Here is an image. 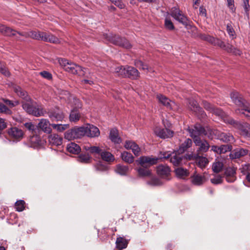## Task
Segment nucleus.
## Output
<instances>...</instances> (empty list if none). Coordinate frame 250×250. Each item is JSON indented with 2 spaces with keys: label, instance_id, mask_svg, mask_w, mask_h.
<instances>
[{
  "label": "nucleus",
  "instance_id": "a211bd4d",
  "mask_svg": "<svg viewBox=\"0 0 250 250\" xmlns=\"http://www.w3.org/2000/svg\"><path fill=\"white\" fill-rule=\"evenodd\" d=\"M157 173L161 178L168 179L170 169L167 166L161 165L157 167Z\"/></svg>",
  "mask_w": 250,
  "mask_h": 250
},
{
  "label": "nucleus",
  "instance_id": "f3484780",
  "mask_svg": "<svg viewBox=\"0 0 250 250\" xmlns=\"http://www.w3.org/2000/svg\"><path fill=\"white\" fill-rule=\"evenodd\" d=\"M8 133L11 138L17 141L21 140L23 136V131L16 127L10 128L8 130Z\"/></svg>",
  "mask_w": 250,
  "mask_h": 250
},
{
  "label": "nucleus",
  "instance_id": "69168bd1",
  "mask_svg": "<svg viewBox=\"0 0 250 250\" xmlns=\"http://www.w3.org/2000/svg\"><path fill=\"white\" fill-rule=\"evenodd\" d=\"M40 74L43 78L47 80H51L52 79V77L51 74L47 71H43L41 72Z\"/></svg>",
  "mask_w": 250,
  "mask_h": 250
},
{
  "label": "nucleus",
  "instance_id": "f03ea898",
  "mask_svg": "<svg viewBox=\"0 0 250 250\" xmlns=\"http://www.w3.org/2000/svg\"><path fill=\"white\" fill-rule=\"evenodd\" d=\"M200 38L205 41L214 45L219 46L223 50L229 53H232L235 55H241L242 52L238 49L235 48L231 44L228 43L226 44L224 42L218 39H215L208 35L200 34Z\"/></svg>",
  "mask_w": 250,
  "mask_h": 250
},
{
  "label": "nucleus",
  "instance_id": "58836bf2",
  "mask_svg": "<svg viewBox=\"0 0 250 250\" xmlns=\"http://www.w3.org/2000/svg\"><path fill=\"white\" fill-rule=\"evenodd\" d=\"M227 32L229 34V37L231 39H235L236 37V34L235 31L232 25L231 22H229L227 24Z\"/></svg>",
  "mask_w": 250,
  "mask_h": 250
},
{
  "label": "nucleus",
  "instance_id": "774afa93",
  "mask_svg": "<svg viewBox=\"0 0 250 250\" xmlns=\"http://www.w3.org/2000/svg\"><path fill=\"white\" fill-rule=\"evenodd\" d=\"M244 8L246 14L248 16L249 15L250 5L249 4V0H244Z\"/></svg>",
  "mask_w": 250,
  "mask_h": 250
},
{
  "label": "nucleus",
  "instance_id": "de8ad7c7",
  "mask_svg": "<svg viewBox=\"0 0 250 250\" xmlns=\"http://www.w3.org/2000/svg\"><path fill=\"white\" fill-rule=\"evenodd\" d=\"M128 171V168L127 166L119 165L117 166L116 172L121 175H125Z\"/></svg>",
  "mask_w": 250,
  "mask_h": 250
},
{
  "label": "nucleus",
  "instance_id": "864d4df0",
  "mask_svg": "<svg viewBox=\"0 0 250 250\" xmlns=\"http://www.w3.org/2000/svg\"><path fill=\"white\" fill-rule=\"evenodd\" d=\"M147 184L151 186H157L162 185V182L159 179L154 177L147 182Z\"/></svg>",
  "mask_w": 250,
  "mask_h": 250
},
{
  "label": "nucleus",
  "instance_id": "2eb2a0df",
  "mask_svg": "<svg viewBox=\"0 0 250 250\" xmlns=\"http://www.w3.org/2000/svg\"><path fill=\"white\" fill-rule=\"evenodd\" d=\"M187 158L190 160L195 161L196 165L201 168L205 167L208 163V160L206 157L200 156L197 154L189 155Z\"/></svg>",
  "mask_w": 250,
  "mask_h": 250
},
{
  "label": "nucleus",
  "instance_id": "c85d7f7f",
  "mask_svg": "<svg viewBox=\"0 0 250 250\" xmlns=\"http://www.w3.org/2000/svg\"><path fill=\"white\" fill-rule=\"evenodd\" d=\"M188 108L193 111L195 112L202 114L204 111L199 106L197 102L193 99H190L188 100Z\"/></svg>",
  "mask_w": 250,
  "mask_h": 250
},
{
  "label": "nucleus",
  "instance_id": "72a5a7b5",
  "mask_svg": "<svg viewBox=\"0 0 250 250\" xmlns=\"http://www.w3.org/2000/svg\"><path fill=\"white\" fill-rule=\"evenodd\" d=\"M109 138L115 143L119 144L121 141L120 138L118 136V130L116 128L111 129Z\"/></svg>",
  "mask_w": 250,
  "mask_h": 250
},
{
  "label": "nucleus",
  "instance_id": "412c9836",
  "mask_svg": "<svg viewBox=\"0 0 250 250\" xmlns=\"http://www.w3.org/2000/svg\"><path fill=\"white\" fill-rule=\"evenodd\" d=\"M125 147L127 149H131L135 155L137 156L140 155V148L135 142L131 141H126Z\"/></svg>",
  "mask_w": 250,
  "mask_h": 250
},
{
  "label": "nucleus",
  "instance_id": "f704fd0d",
  "mask_svg": "<svg viewBox=\"0 0 250 250\" xmlns=\"http://www.w3.org/2000/svg\"><path fill=\"white\" fill-rule=\"evenodd\" d=\"M31 147L36 148L41 145L40 137L37 135H33L29 138Z\"/></svg>",
  "mask_w": 250,
  "mask_h": 250
},
{
  "label": "nucleus",
  "instance_id": "09e8293b",
  "mask_svg": "<svg viewBox=\"0 0 250 250\" xmlns=\"http://www.w3.org/2000/svg\"><path fill=\"white\" fill-rule=\"evenodd\" d=\"M223 167V163L218 161L213 164L212 168L214 172L218 173L222 170Z\"/></svg>",
  "mask_w": 250,
  "mask_h": 250
},
{
  "label": "nucleus",
  "instance_id": "dca6fc26",
  "mask_svg": "<svg viewBox=\"0 0 250 250\" xmlns=\"http://www.w3.org/2000/svg\"><path fill=\"white\" fill-rule=\"evenodd\" d=\"M48 116L53 122L62 121L64 118L62 112L57 108L49 111L48 112Z\"/></svg>",
  "mask_w": 250,
  "mask_h": 250
},
{
  "label": "nucleus",
  "instance_id": "f257e3e1",
  "mask_svg": "<svg viewBox=\"0 0 250 250\" xmlns=\"http://www.w3.org/2000/svg\"><path fill=\"white\" fill-rule=\"evenodd\" d=\"M14 91L20 97L24 100L22 102L23 109L28 114L36 117L43 116L46 112L42 106L36 103L33 102L27 92L19 86L15 85L13 87Z\"/></svg>",
  "mask_w": 250,
  "mask_h": 250
},
{
  "label": "nucleus",
  "instance_id": "338daca9",
  "mask_svg": "<svg viewBox=\"0 0 250 250\" xmlns=\"http://www.w3.org/2000/svg\"><path fill=\"white\" fill-rule=\"evenodd\" d=\"M0 72L6 76H9L10 73L5 67L0 62Z\"/></svg>",
  "mask_w": 250,
  "mask_h": 250
},
{
  "label": "nucleus",
  "instance_id": "c03bdc74",
  "mask_svg": "<svg viewBox=\"0 0 250 250\" xmlns=\"http://www.w3.org/2000/svg\"><path fill=\"white\" fill-rule=\"evenodd\" d=\"M134 64L137 67H138L140 69H142L143 70H146L147 72L151 71V68H149L146 64L144 63V62H142L141 61H140V60L135 61V62H134Z\"/></svg>",
  "mask_w": 250,
  "mask_h": 250
},
{
  "label": "nucleus",
  "instance_id": "ddd939ff",
  "mask_svg": "<svg viewBox=\"0 0 250 250\" xmlns=\"http://www.w3.org/2000/svg\"><path fill=\"white\" fill-rule=\"evenodd\" d=\"M229 123L233 124L234 127L238 129L242 135L250 137V125L249 124L244 123L242 124L235 122L232 119L230 120Z\"/></svg>",
  "mask_w": 250,
  "mask_h": 250
},
{
  "label": "nucleus",
  "instance_id": "e433bc0d",
  "mask_svg": "<svg viewBox=\"0 0 250 250\" xmlns=\"http://www.w3.org/2000/svg\"><path fill=\"white\" fill-rule=\"evenodd\" d=\"M101 157L104 161L110 162L114 160V156L109 152L102 151L100 154Z\"/></svg>",
  "mask_w": 250,
  "mask_h": 250
},
{
  "label": "nucleus",
  "instance_id": "c756f323",
  "mask_svg": "<svg viewBox=\"0 0 250 250\" xmlns=\"http://www.w3.org/2000/svg\"><path fill=\"white\" fill-rule=\"evenodd\" d=\"M206 181L205 176L199 174H194L192 177V183L196 186H200Z\"/></svg>",
  "mask_w": 250,
  "mask_h": 250
},
{
  "label": "nucleus",
  "instance_id": "4d7b16f0",
  "mask_svg": "<svg viewBox=\"0 0 250 250\" xmlns=\"http://www.w3.org/2000/svg\"><path fill=\"white\" fill-rule=\"evenodd\" d=\"M165 26L166 28L171 30L174 29V26L170 20L166 18L165 21Z\"/></svg>",
  "mask_w": 250,
  "mask_h": 250
},
{
  "label": "nucleus",
  "instance_id": "aec40b11",
  "mask_svg": "<svg viewBox=\"0 0 250 250\" xmlns=\"http://www.w3.org/2000/svg\"><path fill=\"white\" fill-rule=\"evenodd\" d=\"M157 99L160 103L166 106L167 108L172 109L175 105L174 102L171 101L162 94H158L157 95Z\"/></svg>",
  "mask_w": 250,
  "mask_h": 250
},
{
  "label": "nucleus",
  "instance_id": "a19ab883",
  "mask_svg": "<svg viewBox=\"0 0 250 250\" xmlns=\"http://www.w3.org/2000/svg\"><path fill=\"white\" fill-rule=\"evenodd\" d=\"M84 148L86 150L89 151L92 154H99L100 155L103 151L102 149L97 146H84Z\"/></svg>",
  "mask_w": 250,
  "mask_h": 250
},
{
  "label": "nucleus",
  "instance_id": "b1692460",
  "mask_svg": "<svg viewBox=\"0 0 250 250\" xmlns=\"http://www.w3.org/2000/svg\"><path fill=\"white\" fill-rule=\"evenodd\" d=\"M64 138L68 140L80 138L79 131L77 127L67 130L64 134Z\"/></svg>",
  "mask_w": 250,
  "mask_h": 250
},
{
  "label": "nucleus",
  "instance_id": "0e129e2a",
  "mask_svg": "<svg viewBox=\"0 0 250 250\" xmlns=\"http://www.w3.org/2000/svg\"><path fill=\"white\" fill-rule=\"evenodd\" d=\"M203 105H204V108L206 110L210 111V112H212V110H213V108L214 107L213 105H212L211 104H210L209 103H208L206 101H204Z\"/></svg>",
  "mask_w": 250,
  "mask_h": 250
},
{
  "label": "nucleus",
  "instance_id": "680f3d73",
  "mask_svg": "<svg viewBox=\"0 0 250 250\" xmlns=\"http://www.w3.org/2000/svg\"><path fill=\"white\" fill-rule=\"evenodd\" d=\"M110 1L114 3L115 5L119 7L120 9L124 8L125 7L124 4L123 3L122 0H110Z\"/></svg>",
  "mask_w": 250,
  "mask_h": 250
},
{
  "label": "nucleus",
  "instance_id": "9b49d317",
  "mask_svg": "<svg viewBox=\"0 0 250 250\" xmlns=\"http://www.w3.org/2000/svg\"><path fill=\"white\" fill-rule=\"evenodd\" d=\"M163 122L166 128H161L159 127H156L154 129L155 134L158 137L162 139L172 137L173 136V132L167 128L170 126L169 125V124H166L164 120H163Z\"/></svg>",
  "mask_w": 250,
  "mask_h": 250
},
{
  "label": "nucleus",
  "instance_id": "a18cd8bd",
  "mask_svg": "<svg viewBox=\"0 0 250 250\" xmlns=\"http://www.w3.org/2000/svg\"><path fill=\"white\" fill-rule=\"evenodd\" d=\"M52 127L56 129L58 131L62 132L66 129L68 128L69 125L68 124H52Z\"/></svg>",
  "mask_w": 250,
  "mask_h": 250
},
{
  "label": "nucleus",
  "instance_id": "e2e57ef3",
  "mask_svg": "<svg viewBox=\"0 0 250 250\" xmlns=\"http://www.w3.org/2000/svg\"><path fill=\"white\" fill-rule=\"evenodd\" d=\"M95 168L98 171H104L107 169L106 166L102 164L101 162L97 164L95 166Z\"/></svg>",
  "mask_w": 250,
  "mask_h": 250
},
{
  "label": "nucleus",
  "instance_id": "5fc2aeb1",
  "mask_svg": "<svg viewBox=\"0 0 250 250\" xmlns=\"http://www.w3.org/2000/svg\"><path fill=\"white\" fill-rule=\"evenodd\" d=\"M78 129V130L79 131V135L81 137V138L83 136H84V135L87 136V125L84 126H81L79 127H77Z\"/></svg>",
  "mask_w": 250,
  "mask_h": 250
},
{
  "label": "nucleus",
  "instance_id": "1a4fd4ad",
  "mask_svg": "<svg viewBox=\"0 0 250 250\" xmlns=\"http://www.w3.org/2000/svg\"><path fill=\"white\" fill-rule=\"evenodd\" d=\"M188 130L190 137L193 138V141L197 138H201L200 136L202 135H208V132L206 129L200 124H196L193 127H188Z\"/></svg>",
  "mask_w": 250,
  "mask_h": 250
},
{
  "label": "nucleus",
  "instance_id": "4468645a",
  "mask_svg": "<svg viewBox=\"0 0 250 250\" xmlns=\"http://www.w3.org/2000/svg\"><path fill=\"white\" fill-rule=\"evenodd\" d=\"M193 142L197 147V151L200 153L206 152L210 147L208 142L201 138H196Z\"/></svg>",
  "mask_w": 250,
  "mask_h": 250
},
{
  "label": "nucleus",
  "instance_id": "c9c22d12",
  "mask_svg": "<svg viewBox=\"0 0 250 250\" xmlns=\"http://www.w3.org/2000/svg\"><path fill=\"white\" fill-rule=\"evenodd\" d=\"M176 175L179 178L184 179L187 177L189 173L187 169L182 167H178L175 169Z\"/></svg>",
  "mask_w": 250,
  "mask_h": 250
},
{
  "label": "nucleus",
  "instance_id": "473e14b6",
  "mask_svg": "<svg viewBox=\"0 0 250 250\" xmlns=\"http://www.w3.org/2000/svg\"><path fill=\"white\" fill-rule=\"evenodd\" d=\"M67 149L68 152L73 154H78L81 151L80 146L74 143L69 144L67 146Z\"/></svg>",
  "mask_w": 250,
  "mask_h": 250
},
{
  "label": "nucleus",
  "instance_id": "5701e85b",
  "mask_svg": "<svg viewBox=\"0 0 250 250\" xmlns=\"http://www.w3.org/2000/svg\"><path fill=\"white\" fill-rule=\"evenodd\" d=\"M248 152L249 150L246 149H237L230 153L229 157L231 159H238L246 155Z\"/></svg>",
  "mask_w": 250,
  "mask_h": 250
},
{
  "label": "nucleus",
  "instance_id": "6e6d98bb",
  "mask_svg": "<svg viewBox=\"0 0 250 250\" xmlns=\"http://www.w3.org/2000/svg\"><path fill=\"white\" fill-rule=\"evenodd\" d=\"M2 100L5 104L11 107H14L19 104V102L18 101H12L5 99H2Z\"/></svg>",
  "mask_w": 250,
  "mask_h": 250
},
{
  "label": "nucleus",
  "instance_id": "423d86ee",
  "mask_svg": "<svg viewBox=\"0 0 250 250\" xmlns=\"http://www.w3.org/2000/svg\"><path fill=\"white\" fill-rule=\"evenodd\" d=\"M158 158H151L147 156L141 157L138 160V163L142 166L137 169L138 174L142 177H148L151 176V171L146 167L157 162Z\"/></svg>",
  "mask_w": 250,
  "mask_h": 250
},
{
  "label": "nucleus",
  "instance_id": "49530a36",
  "mask_svg": "<svg viewBox=\"0 0 250 250\" xmlns=\"http://www.w3.org/2000/svg\"><path fill=\"white\" fill-rule=\"evenodd\" d=\"M126 66H120L117 67L115 69V73L119 76L125 77V76Z\"/></svg>",
  "mask_w": 250,
  "mask_h": 250
},
{
  "label": "nucleus",
  "instance_id": "3c124183",
  "mask_svg": "<svg viewBox=\"0 0 250 250\" xmlns=\"http://www.w3.org/2000/svg\"><path fill=\"white\" fill-rule=\"evenodd\" d=\"M90 160V157L88 154H81L78 158V161L83 163H88Z\"/></svg>",
  "mask_w": 250,
  "mask_h": 250
},
{
  "label": "nucleus",
  "instance_id": "7c9ffc66",
  "mask_svg": "<svg viewBox=\"0 0 250 250\" xmlns=\"http://www.w3.org/2000/svg\"><path fill=\"white\" fill-rule=\"evenodd\" d=\"M81 118V114L78 109L73 108L69 115V120L71 122H77Z\"/></svg>",
  "mask_w": 250,
  "mask_h": 250
},
{
  "label": "nucleus",
  "instance_id": "13d9d810",
  "mask_svg": "<svg viewBox=\"0 0 250 250\" xmlns=\"http://www.w3.org/2000/svg\"><path fill=\"white\" fill-rule=\"evenodd\" d=\"M210 181L214 184H221L222 182V177L220 175H217L213 178L211 179Z\"/></svg>",
  "mask_w": 250,
  "mask_h": 250
},
{
  "label": "nucleus",
  "instance_id": "2f4dec72",
  "mask_svg": "<svg viewBox=\"0 0 250 250\" xmlns=\"http://www.w3.org/2000/svg\"><path fill=\"white\" fill-rule=\"evenodd\" d=\"M128 244L127 241L123 237H118L116 241V248L119 250H122L126 248Z\"/></svg>",
  "mask_w": 250,
  "mask_h": 250
},
{
  "label": "nucleus",
  "instance_id": "0eeeda50",
  "mask_svg": "<svg viewBox=\"0 0 250 250\" xmlns=\"http://www.w3.org/2000/svg\"><path fill=\"white\" fill-rule=\"evenodd\" d=\"M105 39H107L111 43L126 49L131 48V45L129 42L125 38H121L119 36L113 35L111 34L108 35L104 34Z\"/></svg>",
  "mask_w": 250,
  "mask_h": 250
},
{
  "label": "nucleus",
  "instance_id": "052dcab7",
  "mask_svg": "<svg viewBox=\"0 0 250 250\" xmlns=\"http://www.w3.org/2000/svg\"><path fill=\"white\" fill-rule=\"evenodd\" d=\"M231 149V146L228 145H222L219 146V154L225 153Z\"/></svg>",
  "mask_w": 250,
  "mask_h": 250
},
{
  "label": "nucleus",
  "instance_id": "4be33fe9",
  "mask_svg": "<svg viewBox=\"0 0 250 250\" xmlns=\"http://www.w3.org/2000/svg\"><path fill=\"white\" fill-rule=\"evenodd\" d=\"M132 79H136L139 77V72L137 69L130 66H126L125 76Z\"/></svg>",
  "mask_w": 250,
  "mask_h": 250
},
{
  "label": "nucleus",
  "instance_id": "bf43d9fd",
  "mask_svg": "<svg viewBox=\"0 0 250 250\" xmlns=\"http://www.w3.org/2000/svg\"><path fill=\"white\" fill-rule=\"evenodd\" d=\"M211 113H213L221 118L224 117L225 116V113L221 109L218 108L214 107L213 110H212Z\"/></svg>",
  "mask_w": 250,
  "mask_h": 250
},
{
  "label": "nucleus",
  "instance_id": "20e7f679",
  "mask_svg": "<svg viewBox=\"0 0 250 250\" xmlns=\"http://www.w3.org/2000/svg\"><path fill=\"white\" fill-rule=\"evenodd\" d=\"M170 12L171 17L184 25L187 30H191L194 32L197 31V28L190 24V21L178 7H172Z\"/></svg>",
  "mask_w": 250,
  "mask_h": 250
},
{
  "label": "nucleus",
  "instance_id": "a878e982",
  "mask_svg": "<svg viewBox=\"0 0 250 250\" xmlns=\"http://www.w3.org/2000/svg\"><path fill=\"white\" fill-rule=\"evenodd\" d=\"M218 139L221 141L226 143H232L234 142V139L233 136L230 133H226L224 132L216 133Z\"/></svg>",
  "mask_w": 250,
  "mask_h": 250
},
{
  "label": "nucleus",
  "instance_id": "39448f33",
  "mask_svg": "<svg viewBox=\"0 0 250 250\" xmlns=\"http://www.w3.org/2000/svg\"><path fill=\"white\" fill-rule=\"evenodd\" d=\"M59 62L63 69L69 73L77 74L80 76H84L86 74L87 71L86 68H83L66 59H59Z\"/></svg>",
  "mask_w": 250,
  "mask_h": 250
},
{
  "label": "nucleus",
  "instance_id": "cd10ccee",
  "mask_svg": "<svg viewBox=\"0 0 250 250\" xmlns=\"http://www.w3.org/2000/svg\"><path fill=\"white\" fill-rule=\"evenodd\" d=\"M44 36H42V41L49 42L53 43H59L61 42L60 40L52 34H48L44 32Z\"/></svg>",
  "mask_w": 250,
  "mask_h": 250
},
{
  "label": "nucleus",
  "instance_id": "f8f14e48",
  "mask_svg": "<svg viewBox=\"0 0 250 250\" xmlns=\"http://www.w3.org/2000/svg\"><path fill=\"white\" fill-rule=\"evenodd\" d=\"M0 32L2 34L8 36H14L16 35V33H18L19 35L25 38L30 37L29 31L23 32H17L16 30L2 24H0Z\"/></svg>",
  "mask_w": 250,
  "mask_h": 250
},
{
  "label": "nucleus",
  "instance_id": "603ef678",
  "mask_svg": "<svg viewBox=\"0 0 250 250\" xmlns=\"http://www.w3.org/2000/svg\"><path fill=\"white\" fill-rule=\"evenodd\" d=\"M0 113L10 115L12 114V111L6 105L0 102Z\"/></svg>",
  "mask_w": 250,
  "mask_h": 250
},
{
  "label": "nucleus",
  "instance_id": "6ab92c4d",
  "mask_svg": "<svg viewBox=\"0 0 250 250\" xmlns=\"http://www.w3.org/2000/svg\"><path fill=\"white\" fill-rule=\"evenodd\" d=\"M52 124L47 119H42L40 120L38 125V127L44 132L50 134L52 131Z\"/></svg>",
  "mask_w": 250,
  "mask_h": 250
},
{
  "label": "nucleus",
  "instance_id": "9d476101",
  "mask_svg": "<svg viewBox=\"0 0 250 250\" xmlns=\"http://www.w3.org/2000/svg\"><path fill=\"white\" fill-rule=\"evenodd\" d=\"M62 95L60 96V98L65 101H67L70 104V106L72 107L73 108H75L76 109H78L82 107V104L80 100L71 95L68 91H63Z\"/></svg>",
  "mask_w": 250,
  "mask_h": 250
},
{
  "label": "nucleus",
  "instance_id": "37998d69",
  "mask_svg": "<svg viewBox=\"0 0 250 250\" xmlns=\"http://www.w3.org/2000/svg\"><path fill=\"white\" fill-rule=\"evenodd\" d=\"M192 144V141L190 139H186L184 143H183L180 146V150L184 152L188 148H189Z\"/></svg>",
  "mask_w": 250,
  "mask_h": 250
},
{
  "label": "nucleus",
  "instance_id": "79ce46f5",
  "mask_svg": "<svg viewBox=\"0 0 250 250\" xmlns=\"http://www.w3.org/2000/svg\"><path fill=\"white\" fill-rule=\"evenodd\" d=\"M226 174L228 175L226 180L228 182H232L235 180V178L233 177L235 173L234 169L231 168H229L226 170Z\"/></svg>",
  "mask_w": 250,
  "mask_h": 250
},
{
  "label": "nucleus",
  "instance_id": "393cba45",
  "mask_svg": "<svg viewBox=\"0 0 250 250\" xmlns=\"http://www.w3.org/2000/svg\"><path fill=\"white\" fill-rule=\"evenodd\" d=\"M87 136L93 138L98 137L100 135V132L97 127L90 124H87Z\"/></svg>",
  "mask_w": 250,
  "mask_h": 250
},
{
  "label": "nucleus",
  "instance_id": "4c0bfd02",
  "mask_svg": "<svg viewBox=\"0 0 250 250\" xmlns=\"http://www.w3.org/2000/svg\"><path fill=\"white\" fill-rule=\"evenodd\" d=\"M29 34L30 38L37 40H42V36H44L43 32L39 31H30Z\"/></svg>",
  "mask_w": 250,
  "mask_h": 250
},
{
  "label": "nucleus",
  "instance_id": "8fccbe9b",
  "mask_svg": "<svg viewBox=\"0 0 250 250\" xmlns=\"http://www.w3.org/2000/svg\"><path fill=\"white\" fill-rule=\"evenodd\" d=\"M25 202L22 200L17 201L15 203V208L18 211H22L24 209Z\"/></svg>",
  "mask_w": 250,
  "mask_h": 250
},
{
  "label": "nucleus",
  "instance_id": "7ed1b4c3",
  "mask_svg": "<svg viewBox=\"0 0 250 250\" xmlns=\"http://www.w3.org/2000/svg\"><path fill=\"white\" fill-rule=\"evenodd\" d=\"M230 96L233 102L239 107L236 110V112L250 118V104L243 99L241 95L237 92H232Z\"/></svg>",
  "mask_w": 250,
  "mask_h": 250
},
{
  "label": "nucleus",
  "instance_id": "bb28decb",
  "mask_svg": "<svg viewBox=\"0 0 250 250\" xmlns=\"http://www.w3.org/2000/svg\"><path fill=\"white\" fill-rule=\"evenodd\" d=\"M50 144L54 146H60L62 144V139L57 134H51L48 137Z\"/></svg>",
  "mask_w": 250,
  "mask_h": 250
},
{
  "label": "nucleus",
  "instance_id": "ea45409f",
  "mask_svg": "<svg viewBox=\"0 0 250 250\" xmlns=\"http://www.w3.org/2000/svg\"><path fill=\"white\" fill-rule=\"evenodd\" d=\"M121 157L125 162L131 163L133 162L134 158L132 154L126 151H124L121 153Z\"/></svg>",
  "mask_w": 250,
  "mask_h": 250
},
{
  "label": "nucleus",
  "instance_id": "6e6552de",
  "mask_svg": "<svg viewBox=\"0 0 250 250\" xmlns=\"http://www.w3.org/2000/svg\"><path fill=\"white\" fill-rule=\"evenodd\" d=\"M160 159L170 158V162L175 166H178L183 163L184 157L179 153L165 152L160 156Z\"/></svg>",
  "mask_w": 250,
  "mask_h": 250
}]
</instances>
